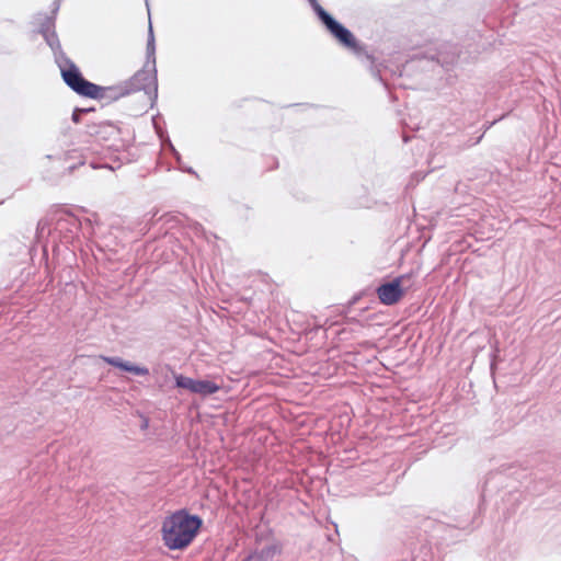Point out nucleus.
<instances>
[{
	"mask_svg": "<svg viewBox=\"0 0 561 561\" xmlns=\"http://www.w3.org/2000/svg\"><path fill=\"white\" fill-rule=\"evenodd\" d=\"M203 520L197 515H191L185 510H180L165 517L161 535L163 543L170 550H183L188 547L197 536Z\"/></svg>",
	"mask_w": 561,
	"mask_h": 561,
	"instance_id": "nucleus-1",
	"label": "nucleus"
},
{
	"mask_svg": "<svg viewBox=\"0 0 561 561\" xmlns=\"http://www.w3.org/2000/svg\"><path fill=\"white\" fill-rule=\"evenodd\" d=\"M61 78L65 83L77 94L91 98L102 99L105 89L85 80L79 68L69 59L58 61Z\"/></svg>",
	"mask_w": 561,
	"mask_h": 561,
	"instance_id": "nucleus-2",
	"label": "nucleus"
},
{
	"mask_svg": "<svg viewBox=\"0 0 561 561\" xmlns=\"http://www.w3.org/2000/svg\"><path fill=\"white\" fill-rule=\"evenodd\" d=\"M317 13L327 28L331 32V34L343 45L350 48H354L356 46V41L353 34L343 25L337 23L325 10H323L321 7H318Z\"/></svg>",
	"mask_w": 561,
	"mask_h": 561,
	"instance_id": "nucleus-3",
	"label": "nucleus"
},
{
	"mask_svg": "<svg viewBox=\"0 0 561 561\" xmlns=\"http://www.w3.org/2000/svg\"><path fill=\"white\" fill-rule=\"evenodd\" d=\"M402 277H398L390 283L382 284L377 288L379 300L387 306H391L400 301L403 297V289L401 287Z\"/></svg>",
	"mask_w": 561,
	"mask_h": 561,
	"instance_id": "nucleus-4",
	"label": "nucleus"
},
{
	"mask_svg": "<svg viewBox=\"0 0 561 561\" xmlns=\"http://www.w3.org/2000/svg\"><path fill=\"white\" fill-rule=\"evenodd\" d=\"M101 358L111 366L121 368L135 375L145 376L149 374L148 368L136 366L129 362H124L118 357L102 356Z\"/></svg>",
	"mask_w": 561,
	"mask_h": 561,
	"instance_id": "nucleus-5",
	"label": "nucleus"
},
{
	"mask_svg": "<svg viewBox=\"0 0 561 561\" xmlns=\"http://www.w3.org/2000/svg\"><path fill=\"white\" fill-rule=\"evenodd\" d=\"M117 133L118 128L111 123H101L99 125L93 124L89 126V134L103 140L108 139L111 136L116 135Z\"/></svg>",
	"mask_w": 561,
	"mask_h": 561,
	"instance_id": "nucleus-6",
	"label": "nucleus"
},
{
	"mask_svg": "<svg viewBox=\"0 0 561 561\" xmlns=\"http://www.w3.org/2000/svg\"><path fill=\"white\" fill-rule=\"evenodd\" d=\"M153 82H154L153 76L149 71H145V70L138 71L131 78V84H133L134 89H136V90H140V89L146 90Z\"/></svg>",
	"mask_w": 561,
	"mask_h": 561,
	"instance_id": "nucleus-7",
	"label": "nucleus"
},
{
	"mask_svg": "<svg viewBox=\"0 0 561 561\" xmlns=\"http://www.w3.org/2000/svg\"><path fill=\"white\" fill-rule=\"evenodd\" d=\"M220 386L209 380H196L195 393L208 396L217 392Z\"/></svg>",
	"mask_w": 561,
	"mask_h": 561,
	"instance_id": "nucleus-8",
	"label": "nucleus"
},
{
	"mask_svg": "<svg viewBox=\"0 0 561 561\" xmlns=\"http://www.w3.org/2000/svg\"><path fill=\"white\" fill-rule=\"evenodd\" d=\"M175 385L179 388L187 389L188 391L195 393L196 380L183 375L175 376Z\"/></svg>",
	"mask_w": 561,
	"mask_h": 561,
	"instance_id": "nucleus-9",
	"label": "nucleus"
},
{
	"mask_svg": "<svg viewBox=\"0 0 561 561\" xmlns=\"http://www.w3.org/2000/svg\"><path fill=\"white\" fill-rule=\"evenodd\" d=\"M148 426H149V421H148V419H147V417H144V419H142L141 428H142V430H147V428H148Z\"/></svg>",
	"mask_w": 561,
	"mask_h": 561,
	"instance_id": "nucleus-10",
	"label": "nucleus"
}]
</instances>
